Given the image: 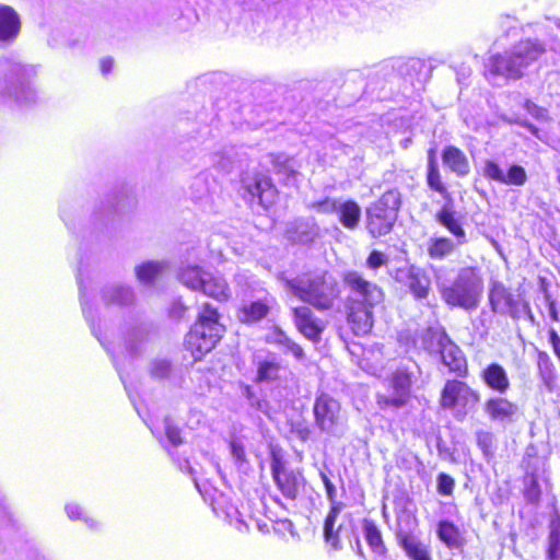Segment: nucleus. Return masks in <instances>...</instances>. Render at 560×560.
Returning <instances> with one entry per match:
<instances>
[{
    "label": "nucleus",
    "instance_id": "obj_1",
    "mask_svg": "<svg viewBox=\"0 0 560 560\" xmlns=\"http://www.w3.org/2000/svg\"><path fill=\"white\" fill-rule=\"evenodd\" d=\"M283 282L285 290L317 311L331 310L341 293L339 282L328 271L306 272Z\"/></svg>",
    "mask_w": 560,
    "mask_h": 560
},
{
    "label": "nucleus",
    "instance_id": "obj_2",
    "mask_svg": "<svg viewBox=\"0 0 560 560\" xmlns=\"http://www.w3.org/2000/svg\"><path fill=\"white\" fill-rule=\"evenodd\" d=\"M544 52L545 46L539 40H521L504 54L490 57L486 65V74L497 85H500L499 80H517Z\"/></svg>",
    "mask_w": 560,
    "mask_h": 560
},
{
    "label": "nucleus",
    "instance_id": "obj_3",
    "mask_svg": "<svg viewBox=\"0 0 560 560\" xmlns=\"http://www.w3.org/2000/svg\"><path fill=\"white\" fill-rule=\"evenodd\" d=\"M441 299L451 307L467 312L478 308L482 293L483 279L476 267H463L451 283L436 282Z\"/></svg>",
    "mask_w": 560,
    "mask_h": 560
},
{
    "label": "nucleus",
    "instance_id": "obj_4",
    "mask_svg": "<svg viewBox=\"0 0 560 560\" xmlns=\"http://www.w3.org/2000/svg\"><path fill=\"white\" fill-rule=\"evenodd\" d=\"M224 331L220 314L209 303L202 304L194 325L186 334L184 347L194 361H201L212 351Z\"/></svg>",
    "mask_w": 560,
    "mask_h": 560
},
{
    "label": "nucleus",
    "instance_id": "obj_5",
    "mask_svg": "<svg viewBox=\"0 0 560 560\" xmlns=\"http://www.w3.org/2000/svg\"><path fill=\"white\" fill-rule=\"evenodd\" d=\"M400 203L399 191L390 189L366 209V228L372 236H383L392 231Z\"/></svg>",
    "mask_w": 560,
    "mask_h": 560
},
{
    "label": "nucleus",
    "instance_id": "obj_6",
    "mask_svg": "<svg viewBox=\"0 0 560 560\" xmlns=\"http://www.w3.org/2000/svg\"><path fill=\"white\" fill-rule=\"evenodd\" d=\"M424 348L430 353L439 354L442 363L450 372L464 376L467 373V361L460 348L443 329H429L423 338Z\"/></svg>",
    "mask_w": 560,
    "mask_h": 560
},
{
    "label": "nucleus",
    "instance_id": "obj_7",
    "mask_svg": "<svg viewBox=\"0 0 560 560\" xmlns=\"http://www.w3.org/2000/svg\"><path fill=\"white\" fill-rule=\"evenodd\" d=\"M313 413L315 425L322 433L334 438L345 434L346 419L341 413V406L330 395L322 393L315 398Z\"/></svg>",
    "mask_w": 560,
    "mask_h": 560
},
{
    "label": "nucleus",
    "instance_id": "obj_8",
    "mask_svg": "<svg viewBox=\"0 0 560 560\" xmlns=\"http://www.w3.org/2000/svg\"><path fill=\"white\" fill-rule=\"evenodd\" d=\"M343 282L349 290L347 304L354 307H374L383 302V290L363 278L358 271H348L343 275Z\"/></svg>",
    "mask_w": 560,
    "mask_h": 560
},
{
    "label": "nucleus",
    "instance_id": "obj_9",
    "mask_svg": "<svg viewBox=\"0 0 560 560\" xmlns=\"http://www.w3.org/2000/svg\"><path fill=\"white\" fill-rule=\"evenodd\" d=\"M479 400L480 394L477 390L457 380L447 381L441 394L442 407L455 410L456 418H464Z\"/></svg>",
    "mask_w": 560,
    "mask_h": 560
},
{
    "label": "nucleus",
    "instance_id": "obj_10",
    "mask_svg": "<svg viewBox=\"0 0 560 560\" xmlns=\"http://www.w3.org/2000/svg\"><path fill=\"white\" fill-rule=\"evenodd\" d=\"M489 303L494 313L509 314L512 318H520L524 314L530 315V307L520 296H515L499 281L493 282L489 291Z\"/></svg>",
    "mask_w": 560,
    "mask_h": 560
},
{
    "label": "nucleus",
    "instance_id": "obj_11",
    "mask_svg": "<svg viewBox=\"0 0 560 560\" xmlns=\"http://www.w3.org/2000/svg\"><path fill=\"white\" fill-rule=\"evenodd\" d=\"M270 453L272 477L278 489L285 498L294 500L304 486L303 475L290 468L273 450Z\"/></svg>",
    "mask_w": 560,
    "mask_h": 560
},
{
    "label": "nucleus",
    "instance_id": "obj_12",
    "mask_svg": "<svg viewBox=\"0 0 560 560\" xmlns=\"http://www.w3.org/2000/svg\"><path fill=\"white\" fill-rule=\"evenodd\" d=\"M416 520L404 515L398 520L397 540L410 560H432L430 548L412 534Z\"/></svg>",
    "mask_w": 560,
    "mask_h": 560
},
{
    "label": "nucleus",
    "instance_id": "obj_13",
    "mask_svg": "<svg viewBox=\"0 0 560 560\" xmlns=\"http://www.w3.org/2000/svg\"><path fill=\"white\" fill-rule=\"evenodd\" d=\"M411 377L410 372L405 369H398L392 380L394 394L392 396L378 395V405L382 408L392 407L395 409L405 406L410 394Z\"/></svg>",
    "mask_w": 560,
    "mask_h": 560
},
{
    "label": "nucleus",
    "instance_id": "obj_14",
    "mask_svg": "<svg viewBox=\"0 0 560 560\" xmlns=\"http://www.w3.org/2000/svg\"><path fill=\"white\" fill-rule=\"evenodd\" d=\"M395 280L408 287L413 296L418 300L425 299L430 291V278L421 268L409 266L397 269Z\"/></svg>",
    "mask_w": 560,
    "mask_h": 560
},
{
    "label": "nucleus",
    "instance_id": "obj_15",
    "mask_svg": "<svg viewBox=\"0 0 560 560\" xmlns=\"http://www.w3.org/2000/svg\"><path fill=\"white\" fill-rule=\"evenodd\" d=\"M483 176L504 185L523 186L527 182V174L523 166L513 164L508 172L492 160H487L483 165Z\"/></svg>",
    "mask_w": 560,
    "mask_h": 560
},
{
    "label": "nucleus",
    "instance_id": "obj_16",
    "mask_svg": "<svg viewBox=\"0 0 560 560\" xmlns=\"http://www.w3.org/2000/svg\"><path fill=\"white\" fill-rule=\"evenodd\" d=\"M294 323L299 331L312 341H318L325 329V324L317 318L308 306L293 308Z\"/></svg>",
    "mask_w": 560,
    "mask_h": 560
},
{
    "label": "nucleus",
    "instance_id": "obj_17",
    "mask_svg": "<svg viewBox=\"0 0 560 560\" xmlns=\"http://www.w3.org/2000/svg\"><path fill=\"white\" fill-rule=\"evenodd\" d=\"M21 32L19 13L10 5L0 4V43H12Z\"/></svg>",
    "mask_w": 560,
    "mask_h": 560
},
{
    "label": "nucleus",
    "instance_id": "obj_18",
    "mask_svg": "<svg viewBox=\"0 0 560 560\" xmlns=\"http://www.w3.org/2000/svg\"><path fill=\"white\" fill-rule=\"evenodd\" d=\"M347 319L357 336L368 335L373 327V308L368 306L354 307L347 304Z\"/></svg>",
    "mask_w": 560,
    "mask_h": 560
},
{
    "label": "nucleus",
    "instance_id": "obj_19",
    "mask_svg": "<svg viewBox=\"0 0 560 560\" xmlns=\"http://www.w3.org/2000/svg\"><path fill=\"white\" fill-rule=\"evenodd\" d=\"M318 226L314 220H295L288 224L285 237L296 244H310L318 236Z\"/></svg>",
    "mask_w": 560,
    "mask_h": 560
},
{
    "label": "nucleus",
    "instance_id": "obj_20",
    "mask_svg": "<svg viewBox=\"0 0 560 560\" xmlns=\"http://www.w3.org/2000/svg\"><path fill=\"white\" fill-rule=\"evenodd\" d=\"M448 199L450 200L436 213V221L455 236L457 245H464L467 243L466 233L458 220L455 218L452 199Z\"/></svg>",
    "mask_w": 560,
    "mask_h": 560
},
{
    "label": "nucleus",
    "instance_id": "obj_21",
    "mask_svg": "<svg viewBox=\"0 0 560 560\" xmlns=\"http://www.w3.org/2000/svg\"><path fill=\"white\" fill-rule=\"evenodd\" d=\"M517 409L515 404L502 397L490 398L485 404V412L492 421H510Z\"/></svg>",
    "mask_w": 560,
    "mask_h": 560
},
{
    "label": "nucleus",
    "instance_id": "obj_22",
    "mask_svg": "<svg viewBox=\"0 0 560 560\" xmlns=\"http://www.w3.org/2000/svg\"><path fill=\"white\" fill-rule=\"evenodd\" d=\"M485 384L499 394H504L510 388V380L505 369L499 363H491L481 373Z\"/></svg>",
    "mask_w": 560,
    "mask_h": 560
},
{
    "label": "nucleus",
    "instance_id": "obj_23",
    "mask_svg": "<svg viewBox=\"0 0 560 560\" xmlns=\"http://www.w3.org/2000/svg\"><path fill=\"white\" fill-rule=\"evenodd\" d=\"M443 164L458 177H465L470 172V166L465 153L456 147L448 145L442 153Z\"/></svg>",
    "mask_w": 560,
    "mask_h": 560
},
{
    "label": "nucleus",
    "instance_id": "obj_24",
    "mask_svg": "<svg viewBox=\"0 0 560 560\" xmlns=\"http://www.w3.org/2000/svg\"><path fill=\"white\" fill-rule=\"evenodd\" d=\"M345 505H337L335 508H330L325 522H324V538L325 541L330 545L335 550H339L342 548L341 546V537L343 535L342 525L335 527L337 517Z\"/></svg>",
    "mask_w": 560,
    "mask_h": 560
},
{
    "label": "nucleus",
    "instance_id": "obj_25",
    "mask_svg": "<svg viewBox=\"0 0 560 560\" xmlns=\"http://www.w3.org/2000/svg\"><path fill=\"white\" fill-rule=\"evenodd\" d=\"M254 362L257 365L256 382L271 383L278 380L281 364L275 354H268L265 358L255 355Z\"/></svg>",
    "mask_w": 560,
    "mask_h": 560
},
{
    "label": "nucleus",
    "instance_id": "obj_26",
    "mask_svg": "<svg viewBox=\"0 0 560 560\" xmlns=\"http://www.w3.org/2000/svg\"><path fill=\"white\" fill-rule=\"evenodd\" d=\"M436 535L450 549H460L464 546V538L459 528L450 521H440L438 523Z\"/></svg>",
    "mask_w": 560,
    "mask_h": 560
},
{
    "label": "nucleus",
    "instance_id": "obj_27",
    "mask_svg": "<svg viewBox=\"0 0 560 560\" xmlns=\"http://www.w3.org/2000/svg\"><path fill=\"white\" fill-rule=\"evenodd\" d=\"M337 214L341 225L348 230L358 228L361 219V208L353 200L340 201Z\"/></svg>",
    "mask_w": 560,
    "mask_h": 560
},
{
    "label": "nucleus",
    "instance_id": "obj_28",
    "mask_svg": "<svg viewBox=\"0 0 560 560\" xmlns=\"http://www.w3.org/2000/svg\"><path fill=\"white\" fill-rule=\"evenodd\" d=\"M247 194L252 195L253 198L257 197L259 205L264 208H268L275 202L277 190L271 184V180L264 177L257 180L254 189L247 187Z\"/></svg>",
    "mask_w": 560,
    "mask_h": 560
},
{
    "label": "nucleus",
    "instance_id": "obj_29",
    "mask_svg": "<svg viewBox=\"0 0 560 560\" xmlns=\"http://www.w3.org/2000/svg\"><path fill=\"white\" fill-rule=\"evenodd\" d=\"M273 304L275 299L266 292H262V295L256 300H250L249 306H247V322L266 317Z\"/></svg>",
    "mask_w": 560,
    "mask_h": 560
},
{
    "label": "nucleus",
    "instance_id": "obj_30",
    "mask_svg": "<svg viewBox=\"0 0 560 560\" xmlns=\"http://www.w3.org/2000/svg\"><path fill=\"white\" fill-rule=\"evenodd\" d=\"M428 186L444 197H450L445 185L441 179L439 165L435 159L433 150L429 152L428 156V173H427Z\"/></svg>",
    "mask_w": 560,
    "mask_h": 560
},
{
    "label": "nucleus",
    "instance_id": "obj_31",
    "mask_svg": "<svg viewBox=\"0 0 560 560\" xmlns=\"http://www.w3.org/2000/svg\"><path fill=\"white\" fill-rule=\"evenodd\" d=\"M549 527L547 558L548 560H560V515L558 513L551 516Z\"/></svg>",
    "mask_w": 560,
    "mask_h": 560
},
{
    "label": "nucleus",
    "instance_id": "obj_32",
    "mask_svg": "<svg viewBox=\"0 0 560 560\" xmlns=\"http://www.w3.org/2000/svg\"><path fill=\"white\" fill-rule=\"evenodd\" d=\"M200 291L215 300H224L229 296L226 283L222 279L213 277L208 272Z\"/></svg>",
    "mask_w": 560,
    "mask_h": 560
},
{
    "label": "nucleus",
    "instance_id": "obj_33",
    "mask_svg": "<svg viewBox=\"0 0 560 560\" xmlns=\"http://www.w3.org/2000/svg\"><path fill=\"white\" fill-rule=\"evenodd\" d=\"M163 266L158 261H144L135 269L137 279L145 284L154 283L162 275Z\"/></svg>",
    "mask_w": 560,
    "mask_h": 560
},
{
    "label": "nucleus",
    "instance_id": "obj_34",
    "mask_svg": "<svg viewBox=\"0 0 560 560\" xmlns=\"http://www.w3.org/2000/svg\"><path fill=\"white\" fill-rule=\"evenodd\" d=\"M457 245V241L454 242L447 237L432 238L428 246V253L431 258L443 259L451 255Z\"/></svg>",
    "mask_w": 560,
    "mask_h": 560
},
{
    "label": "nucleus",
    "instance_id": "obj_35",
    "mask_svg": "<svg viewBox=\"0 0 560 560\" xmlns=\"http://www.w3.org/2000/svg\"><path fill=\"white\" fill-rule=\"evenodd\" d=\"M267 341L270 342V343H276V345H279V346L283 347V349L287 352L292 353L298 360H303L304 359V351L301 348V346H299L293 340H291L280 329H276L271 335H269L267 337Z\"/></svg>",
    "mask_w": 560,
    "mask_h": 560
},
{
    "label": "nucleus",
    "instance_id": "obj_36",
    "mask_svg": "<svg viewBox=\"0 0 560 560\" xmlns=\"http://www.w3.org/2000/svg\"><path fill=\"white\" fill-rule=\"evenodd\" d=\"M206 275L207 272H205L200 267L188 266L182 269L179 279L187 288L200 291Z\"/></svg>",
    "mask_w": 560,
    "mask_h": 560
},
{
    "label": "nucleus",
    "instance_id": "obj_37",
    "mask_svg": "<svg viewBox=\"0 0 560 560\" xmlns=\"http://www.w3.org/2000/svg\"><path fill=\"white\" fill-rule=\"evenodd\" d=\"M364 536L370 546V548L378 555H384L386 551L385 545L383 542L381 530L377 526L371 521H364Z\"/></svg>",
    "mask_w": 560,
    "mask_h": 560
},
{
    "label": "nucleus",
    "instance_id": "obj_38",
    "mask_svg": "<svg viewBox=\"0 0 560 560\" xmlns=\"http://www.w3.org/2000/svg\"><path fill=\"white\" fill-rule=\"evenodd\" d=\"M477 445L481 450L483 456L489 462L494 457L497 450L495 436L489 431H478L476 433Z\"/></svg>",
    "mask_w": 560,
    "mask_h": 560
},
{
    "label": "nucleus",
    "instance_id": "obj_39",
    "mask_svg": "<svg viewBox=\"0 0 560 560\" xmlns=\"http://www.w3.org/2000/svg\"><path fill=\"white\" fill-rule=\"evenodd\" d=\"M273 168L279 175H283L285 180H291L295 177L296 172L294 170L292 161L285 155L272 156Z\"/></svg>",
    "mask_w": 560,
    "mask_h": 560
},
{
    "label": "nucleus",
    "instance_id": "obj_40",
    "mask_svg": "<svg viewBox=\"0 0 560 560\" xmlns=\"http://www.w3.org/2000/svg\"><path fill=\"white\" fill-rule=\"evenodd\" d=\"M340 200L332 198H325L323 200L314 201L310 205V208L317 213L322 214H331L337 213L338 206Z\"/></svg>",
    "mask_w": 560,
    "mask_h": 560
},
{
    "label": "nucleus",
    "instance_id": "obj_41",
    "mask_svg": "<svg viewBox=\"0 0 560 560\" xmlns=\"http://www.w3.org/2000/svg\"><path fill=\"white\" fill-rule=\"evenodd\" d=\"M538 369L546 384L552 381L553 364L546 352L538 353Z\"/></svg>",
    "mask_w": 560,
    "mask_h": 560
},
{
    "label": "nucleus",
    "instance_id": "obj_42",
    "mask_svg": "<svg viewBox=\"0 0 560 560\" xmlns=\"http://www.w3.org/2000/svg\"><path fill=\"white\" fill-rule=\"evenodd\" d=\"M319 476L325 486L326 495L330 503V508H335L337 505H345L342 502L337 501V489H336L335 485L330 481V479L328 478L326 472L322 470L319 472Z\"/></svg>",
    "mask_w": 560,
    "mask_h": 560
},
{
    "label": "nucleus",
    "instance_id": "obj_43",
    "mask_svg": "<svg viewBox=\"0 0 560 560\" xmlns=\"http://www.w3.org/2000/svg\"><path fill=\"white\" fill-rule=\"evenodd\" d=\"M455 486L454 479L444 472L438 476V491L443 495H451Z\"/></svg>",
    "mask_w": 560,
    "mask_h": 560
},
{
    "label": "nucleus",
    "instance_id": "obj_44",
    "mask_svg": "<svg viewBox=\"0 0 560 560\" xmlns=\"http://www.w3.org/2000/svg\"><path fill=\"white\" fill-rule=\"evenodd\" d=\"M388 262V257L378 250H372L366 259L368 268L376 270Z\"/></svg>",
    "mask_w": 560,
    "mask_h": 560
},
{
    "label": "nucleus",
    "instance_id": "obj_45",
    "mask_svg": "<svg viewBox=\"0 0 560 560\" xmlns=\"http://www.w3.org/2000/svg\"><path fill=\"white\" fill-rule=\"evenodd\" d=\"M165 435L173 446H178L184 442L180 429L172 423L165 425Z\"/></svg>",
    "mask_w": 560,
    "mask_h": 560
},
{
    "label": "nucleus",
    "instance_id": "obj_46",
    "mask_svg": "<svg viewBox=\"0 0 560 560\" xmlns=\"http://www.w3.org/2000/svg\"><path fill=\"white\" fill-rule=\"evenodd\" d=\"M544 298H545V303L548 308L550 319L555 323L559 322L560 315H559V308H558L557 301L553 300L548 292L545 293Z\"/></svg>",
    "mask_w": 560,
    "mask_h": 560
},
{
    "label": "nucleus",
    "instance_id": "obj_47",
    "mask_svg": "<svg viewBox=\"0 0 560 560\" xmlns=\"http://www.w3.org/2000/svg\"><path fill=\"white\" fill-rule=\"evenodd\" d=\"M66 512L70 520L78 521L84 516V511L81 505L77 503H69L66 505Z\"/></svg>",
    "mask_w": 560,
    "mask_h": 560
},
{
    "label": "nucleus",
    "instance_id": "obj_48",
    "mask_svg": "<svg viewBox=\"0 0 560 560\" xmlns=\"http://www.w3.org/2000/svg\"><path fill=\"white\" fill-rule=\"evenodd\" d=\"M171 366L170 364L159 363L153 366L152 369V375L155 378H162L170 374Z\"/></svg>",
    "mask_w": 560,
    "mask_h": 560
},
{
    "label": "nucleus",
    "instance_id": "obj_49",
    "mask_svg": "<svg viewBox=\"0 0 560 560\" xmlns=\"http://www.w3.org/2000/svg\"><path fill=\"white\" fill-rule=\"evenodd\" d=\"M240 513L237 511V509L235 506H230L228 512H226V516L229 518V522L230 524H234L236 525V528L238 530H241V525L243 524V521L238 517Z\"/></svg>",
    "mask_w": 560,
    "mask_h": 560
},
{
    "label": "nucleus",
    "instance_id": "obj_50",
    "mask_svg": "<svg viewBox=\"0 0 560 560\" xmlns=\"http://www.w3.org/2000/svg\"><path fill=\"white\" fill-rule=\"evenodd\" d=\"M114 67V59L110 57L103 58L100 62V69L103 74H108Z\"/></svg>",
    "mask_w": 560,
    "mask_h": 560
},
{
    "label": "nucleus",
    "instance_id": "obj_51",
    "mask_svg": "<svg viewBox=\"0 0 560 560\" xmlns=\"http://www.w3.org/2000/svg\"><path fill=\"white\" fill-rule=\"evenodd\" d=\"M527 127H528V129H529L532 132H535V131H536V128H535L534 126L528 125Z\"/></svg>",
    "mask_w": 560,
    "mask_h": 560
},
{
    "label": "nucleus",
    "instance_id": "obj_52",
    "mask_svg": "<svg viewBox=\"0 0 560 560\" xmlns=\"http://www.w3.org/2000/svg\"><path fill=\"white\" fill-rule=\"evenodd\" d=\"M246 390H247V400L250 398V395H249V387L247 386L246 387Z\"/></svg>",
    "mask_w": 560,
    "mask_h": 560
},
{
    "label": "nucleus",
    "instance_id": "obj_53",
    "mask_svg": "<svg viewBox=\"0 0 560 560\" xmlns=\"http://www.w3.org/2000/svg\"><path fill=\"white\" fill-rule=\"evenodd\" d=\"M557 180L560 184V171H558Z\"/></svg>",
    "mask_w": 560,
    "mask_h": 560
},
{
    "label": "nucleus",
    "instance_id": "obj_54",
    "mask_svg": "<svg viewBox=\"0 0 560 560\" xmlns=\"http://www.w3.org/2000/svg\"><path fill=\"white\" fill-rule=\"evenodd\" d=\"M506 20H513L514 21V18L510 16V15H506L505 16Z\"/></svg>",
    "mask_w": 560,
    "mask_h": 560
}]
</instances>
